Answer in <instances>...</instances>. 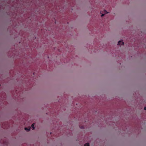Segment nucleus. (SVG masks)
Returning <instances> with one entry per match:
<instances>
[{
	"label": "nucleus",
	"mask_w": 146,
	"mask_h": 146,
	"mask_svg": "<svg viewBox=\"0 0 146 146\" xmlns=\"http://www.w3.org/2000/svg\"><path fill=\"white\" fill-rule=\"evenodd\" d=\"M104 14H102L101 15V17H103L104 16Z\"/></svg>",
	"instance_id": "6"
},
{
	"label": "nucleus",
	"mask_w": 146,
	"mask_h": 146,
	"mask_svg": "<svg viewBox=\"0 0 146 146\" xmlns=\"http://www.w3.org/2000/svg\"><path fill=\"white\" fill-rule=\"evenodd\" d=\"M84 146H89V144L88 143H87L85 144Z\"/></svg>",
	"instance_id": "4"
},
{
	"label": "nucleus",
	"mask_w": 146,
	"mask_h": 146,
	"mask_svg": "<svg viewBox=\"0 0 146 146\" xmlns=\"http://www.w3.org/2000/svg\"><path fill=\"white\" fill-rule=\"evenodd\" d=\"M124 44V42L121 41H119L118 42V45H123Z\"/></svg>",
	"instance_id": "1"
},
{
	"label": "nucleus",
	"mask_w": 146,
	"mask_h": 146,
	"mask_svg": "<svg viewBox=\"0 0 146 146\" xmlns=\"http://www.w3.org/2000/svg\"><path fill=\"white\" fill-rule=\"evenodd\" d=\"M104 13H105V14H106V13H108V12H107V11H106V10H104Z\"/></svg>",
	"instance_id": "5"
},
{
	"label": "nucleus",
	"mask_w": 146,
	"mask_h": 146,
	"mask_svg": "<svg viewBox=\"0 0 146 146\" xmlns=\"http://www.w3.org/2000/svg\"><path fill=\"white\" fill-rule=\"evenodd\" d=\"M82 129H83V127H82L81 128Z\"/></svg>",
	"instance_id": "8"
},
{
	"label": "nucleus",
	"mask_w": 146,
	"mask_h": 146,
	"mask_svg": "<svg viewBox=\"0 0 146 146\" xmlns=\"http://www.w3.org/2000/svg\"><path fill=\"white\" fill-rule=\"evenodd\" d=\"M34 123H33V124H32V125H31V127H32V128H33V129H34L35 128V127H34Z\"/></svg>",
	"instance_id": "3"
},
{
	"label": "nucleus",
	"mask_w": 146,
	"mask_h": 146,
	"mask_svg": "<svg viewBox=\"0 0 146 146\" xmlns=\"http://www.w3.org/2000/svg\"><path fill=\"white\" fill-rule=\"evenodd\" d=\"M144 110H146V107H145L144 108Z\"/></svg>",
	"instance_id": "7"
},
{
	"label": "nucleus",
	"mask_w": 146,
	"mask_h": 146,
	"mask_svg": "<svg viewBox=\"0 0 146 146\" xmlns=\"http://www.w3.org/2000/svg\"><path fill=\"white\" fill-rule=\"evenodd\" d=\"M25 129L27 131H28L30 130V128H29V129H28L27 127H25Z\"/></svg>",
	"instance_id": "2"
}]
</instances>
